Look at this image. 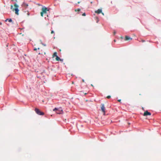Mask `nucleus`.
Segmentation results:
<instances>
[{
	"mask_svg": "<svg viewBox=\"0 0 161 161\" xmlns=\"http://www.w3.org/2000/svg\"><path fill=\"white\" fill-rule=\"evenodd\" d=\"M102 13V14L103 15H104V14H103V13H102H102Z\"/></svg>",
	"mask_w": 161,
	"mask_h": 161,
	"instance_id": "nucleus-36",
	"label": "nucleus"
},
{
	"mask_svg": "<svg viewBox=\"0 0 161 161\" xmlns=\"http://www.w3.org/2000/svg\"><path fill=\"white\" fill-rule=\"evenodd\" d=\"M107 98L108 99H109L111 98V96H108L107 97Z\"/></svg>",
	"mask_w": 161,
	"mask_h": 161,
	"instance_id": "nucleus-20",
	"label": "nucleus"
},
{
	"mask_svg": "<svg viewBox=\"0 0 161 161\" xmlns=\"http://www.w3.org/2000/svg\"><path fill=\"white\" fill-rule=\"evenodd\" d=\"M114 35H115L116 33V32L115 31H114Z\"/></svg>",
	"mask_w": 161,
	"mask_h": 161,
	"instance_id": "nucleus-28",
	"label": "nucleus"
},
{
	"mask_svg": "<svg viewBox=\"0 0 161 161\" xmlns=\"http://www.w3.org/2000/svg\"><path fill=\"white\" fill-rule=\"evenodd\" d=\"M38 5H40V6L41 5L39 3L38 4Z\"/></svg>",
	"mask_w": 161,
	"mask_h": 161,
	"instance_id": "nucleus-35",
	"label": "nucleus"
},
{
	"mask_svg": "<svg viewBox=\"0 0 161 161\" xmlns=\"http://www.w3.org/2000/svg\"><path fill=\"white\" fill-rule=\"evenodd\" d=\"M80 3V1H79L78 2V3Z\"/></svg>",
	"mask_w": 161,
	"mask_h": 161,
	"instance_id": "nucleus-33",
	"label": "nucleus"
},
{
	"mask_svg": "<svg viewBox=\"0 0 161 161\" xmlns=\"http://www.w3.org/2000/svg\"><path fill=\"white\" fill-rule=\"evenodd\" d=\"M82 15L83 16H85L86 15V14L85 13H84Z\"/></svg>",
	"mask_w": 161,
	"mask_h": 161,
	"instance_id": "nucleus-18",
	"label": "nucleus"
},
{
	"mask_svg": "<svg viewBox=\"0 0 161 161\" xmlns=\"http://www.w3.org/2000/svg\"><path fill=\"white\" fill-rule=\"evenodd\" d=\"M56 59L58 61H60L61 62H63V59L61 58L58 56H57L56 58Z\"/></svg>",
	"mask_w": 161,
	"mask_h": 161,
	"instance_id": "nucleus-6",
	"label": "nucleus"
},
{
	"mask_svg": "<svg viewBox=\"0 0 161 161\" xmlns=\"http://www.w3.org/2000/svg\"><path fill=\"white\" fill-rule=\"evenodd\" d=\"M142 42H145V40H142Z\"/></svg>",
	"mask_w": 161,
	"mask_h": 161,
	"instance_id": "nucleus-31",
	"label": "nucleus"
},
{
	"mask_svg": "<svg viewBox=\"0 0 161 161\" xmlns=\"http://www.w3.org/2000/svg\"><path fill=\"white\" fill-rule=\"evenodd\" d=\"M14 0H12V2H14ZM15 1L16 2H17V0H15Z\"/></svg>",
	"mask_w": 161,
	"mask_h": 161,
	"instance_id": "nucleus-30",
	"label": "nucleus"
},
{
	"mask_svg": "<svg viewBox=\"0 0 161 161\" xmlns=\"http://www.w3.org/2000/svg\"><path fill=\"white\" fill-rule=\"evenodd\" d=\"M75 5H77V4L76 3V4H75Z\"/></svg>",
	"mask_w": 161,
	"mask_h": 161,
	"instance_id": "nucleus-42",
	"label": "nucleus"
},
{
	"mask_svg": "<svg viewBox=\"0 0 161 161\" xmlns=\"http://www.w3.org/2000/svg\"><path fill=\"white\" fill-rule=\"evenodd\" d=\"M118 101L119 102H120L121 101V99H119Z\"/></svg>",
	"mask_w": 161,
	"mask_h": 161,
	"instance_id": "nucleus-24",
	"label": "nucleus"
},
{
	"mask_svg": "<svg viewBox=\"0 0 161 161\" xmlns=\"http://www.w3.org/2000/svg\"><path fill=\"white\" fill-rule=\"evenodd\" d=\"M91 86H93V85L92 84H91Z\"/></svg>",
	"mask_w": 161,
	"mask_h": 161,
	"instance_id": "nucleus-39",
	"label": "nucleus"
},
{
	"mask_svg": "<svg viewBox=\"0 0 161 161\" xmlns=\"http://www.w3.org/2000/svg\"><path fill=\"white\" fill-rule=\"evenodd\" d=\"M27 14L28 16H29L30 15V14L28 12L27 13Z\"/></svg>",
	"mask_w": 161,
	"mask_h": 161,
	"instance_id": "nucleus-26",
	"label": "nucleus"
},
{
	"mask_svg": "<svg viewBox=\"0 0 161 161\" xmlns=\"http://www.w3.org/2000/svg\"><path fill=\"white\" fill-rule=\"evenodd\" d=\"M43 8H45L47 11H49L51 9V8H47L46 7H45V6H43Z\"/></svg>",
	"mask_w": 161,
	"mask_h": 161,
	"instance_id": "nucleus-12",
	"label": "nucleus"
},
{
	"mask_svg": "<svg viewBox=\"0 0 161 161\" xmlns=\"http://www.w3.org/2000/svg\"><path fill=\"white\" fill-rule=\"evenodd\" d=\"M45 19L46 20H47V19H48V18H47L46 17H45Z\"/></svg>",
	"mask_w": 161,
	"mask_h": 161,
	"instance_id": "nucleus-29",
	"label": "nucleus"
},
{
	"mask_svg": "<svg viewBox=\"0 0 161 161\" xmlns=\"http://www.w3.org/2000/svg\"><path fill=\"white\" fill-rule=\"evenodd\" d=\"M22 5L23 7L26 8L28 6V4L27 3L24 2L22 4Z\"/></svg>",
	"mask_w": 161,
	"mask_h": 161,
	"instance_id": "nucleus-9",
	"label": "nucleus"
},
{
	"mask_svg": "<svg viewBox=\"0 0 161 161\" xmlns=\"http://www.w3.org/2000/svg\"><path fill=\"white\" fill-rule=\"evenodd\" d=\"M102 9H98L97 10H96L95 11V13H97L98 14H99L102 13Z\"/></svg>",
	"mask_w": 161,
	"mask_h": 161,
	"instance_id": "nucleus-8",
	"label": "nucleus"
},
{
	"mask_svg": "<svg viewBox=\"0 0 161 161\" xmlns=\"http://www.w3.org/2000/svg\"><path fill=\"white\" fill-rule=\"evenodd\" d=\"M42 12L44 13V14H47V11L45 9V8H43V6L42 7Z\"/></svg>",
	"mask_w": 161,
	"mask_h": 161,
	"instance_id": "nucleus-11",
	"label": "nucleus"
},
{
	"mask_svg": "<svg viewBox=\"0 0 161 161\" xmlns=\"http://www.w3.org/2000/svg\"><path fill=\"white\" fill-rule=\"evenodd\" d=\"M151 115V112H148L147 110H146L145 111L143 115L144 116H147Z\"/></svg>",
	"mask_w": 161,
	"mask_h": 161,
	"instance_id": "nucleus-4",
	"label": "nucleus"
},
{
	"mask_svg": "<svg viewBox=\"0 0 161 161\" xmlns=\"http://www.w3.org/2000/svg\"><path fill=\"white\" fill-rule=\"evenodd\" d=\"M114 42H116V40H114Z\"/></svg>",
	"mask_w": 161,
	"mask_h": 161,
	"instance_id": "nucleus-38",
	"label": "nucleus"
},
{
	"mask_svg": "<svg viewBox=\"0 0 161 161\" xmlns=\"http://www.w3.org/2000/svg\"><path fill=\"white\" fill-rule=\"evenodd\" d=\"M14 5L15 7V8H19V5L17 4V3H16V2H15L14 3Z\"/></svg>",
	"mask_w": 161,
	"mask_h": 161,
	"instance_id": "nucleus-15",
	"label": "nucleus"
},
{
	"mask_svg": "<svg viewBox=\"0 0 161 161\" xmlns=\"http://www.w3.org/2000/svg\"><path fill=\"white\" fill-rule=\"evenodd\" d=\"M53 111L55 112L57 114H63L64 113L61 107H55L53 109Z\"/></svg>",
	"mask_w": 161,
	"mask_h": 161,
	"instance_id": "nucleus-1",
	"label": "nucleus"
},
{
	"mask_svg": "<svg viewBox=\"0 0 161 161\" xmlns=\"http://www.w3.org/2000/svg\"><path fill=\"white\" fill-rule=\"evenodd\" d=\"M14 10L15 13L17 15L19 14V8H15L14 9Z\"/></svg>",
	"mask_w": 161,
	"mask_h": 161,
	"instance_id": "nucleus-5",
	"label": "nucleus"
},
{
	"mask_svg": "<svg viewBox=\"0 0 161 161\" xmlns=\"http://www.w3.org/2000/svg\"><path fill=\"white\" fill-rule=\"evenodd\" d=\"M132 39V38L128 36H126L125 38V40H131Z\"/></svg>",
	"mask_w": 161,
	"mask_h": 161,
	"instance_id": "nucleus-10",
	"label": "nucleus"
},
{
	"mask_svg": "<svg viewBox=\"0 0 161 161\" xmlns=\"http://www.w3.org/2000/svg\"><path fill=\"white\" fill-rule=\"evenodd\" d=\"M57 56H58L57 55V53L56 52H55L53 54V57H57Z\"/></svg>",
	"mask_w": 161,
	"mask_h": 161,
	"instance_id": "nucleus-13",
	"label": "nucleus"
},
{
	"mask_svg": "<svg viewBox=\"0 0 161 161\" xmlns=\"http://www.w3.org/2000/svg\"><path fill=\"white\" fill-rule=\"evenodd\" d=\"M36 113L39 115L42 116L44 115V113L41 111L39 109L36 108L35 109Z\"/></svg>",
	"mask_w": 161,
	"mask_h": 161,
	"instance_id": "nucleus-2",
	"label": "nucleus"
},
{
	"mask_svg": "<svg viewBox=\"0 0 161 161\" xmlns=\"http://www.w3.org/2000/svg\"><path fill=\"white\" fill-rule=\"evenodd\" d=\"M7 21H8L9 22H10V23H11L12 24H13L14 23V22L13 21V20L11 18H7V19L5 20V22H6Z\"/></svg>",
	"mask_w": 161,
	"mask_h": 161,
	"instance_id": "nucleus-7",
	"label": "nucleus"
},
{
	"mask_svg": "<svg viewBox=\"0 0 161 161\" xmlns=\"http://www.w3.org/2000/svg\"><path fill=\"white\" fill-rule=\"evenodd\" d=\"M14 5L15 7V8H19V5L17 4V3H16V2H15L14 3Z\"/></svg>",
	"mask_w": 161,
	"mask_h": 161,
	"instance_id": "nucleus-14",
	"label": "nucleus"
},
{
	"mask_svg": "<svg viewBox=\"0 0 161 161\" xmlns=\"http://www.w3.org/2000/svg\"><path fill=\"white\" fill-rule=\"evenodd\" d=\"M38 54H40V53H38Z\"/></svg>",
	"mask_w": 161,
	"mask_h": 161,
	"instance_id": "nucleus-41",
	"label": "nucleus"
},
{
	"mask_svg": "<svg viewBox=\"0 0 161 161\" xmlns=\"http://www.w3.org/2000/svg\"><path fill=\"white\" fill-rule=\"evenodd\" d=\"M51 34L54 33V31L53 30L51 31Z\"/></svg>",
	"mask_w": 161,
	"mask_h": 161,
	"instance_id": "nucleus-21",
	"label": "nucleus"
},
{
	"mask_svg": "<svg viewBox=\"0 0 161 161\" xmlns=\"http://www.w3.org/2000/svg\"><path fill=\"white\" fill-rule=\"evenodd\" d=\"M47 17H48V14H47Z\"/></svg>",
	"mask_w": 161,
	"mask_h": 161,
	"instance_id": "nucleus-37",
	"label": "nucleus"
},
{
	"mask_svg": "<svg viewBox=\"0 0 161 161\" xmlns=\"http://www.w3.org/2000/svg\"><path fill=\"white\" fill-rule=\"evenodd\" d=\"M41 15L42 16H43V14H44V13L42 12H41Z\"/></svg>",
	"mask_w": 161,
	"mask_h": 161,
	"instance_id": "nucleus-17",
	"label": "nucleus"
},
{
	"mask_svg": "<svg viewBox=\"0 0 161 161\" xmlns=\"http://www.w3.org/2000/svg\"><path fill=\"white\" fill-rule=\"evenodd\" d=\"M82 81L83 82H85V80H84V79H82Z\"/></svg>",
	"mask_w": 161,
	"mask_h": 161,
	"instance_id": "nucleus-32",
	"label": "nucleus"
},
{
	"mask_svg": "<svg viewBox=\"0 0 161 161\" xmlns=\"http://www.w3.org/2000/svg\"><path fill=\"white\" fill-rule=\"evenodd\" d=\"M78 11H80V9L79 8H78Z\"/></svg>",
	"mask_w": 161,
	"mask_h": 161,
	"instance_id": "nucleus-27",
	"label": "nucleus"
},
{
	"mask_svg": "<svg viewBox=\"0 0 161 161\" xmlns=\"http://www.w3.org/2000/svg\"><path fill=\"white\" fill-rule=\"evenodd\" d=\"M39 49H40L39 47H38L37 48L36 47H35L34 48L33 50L34 51H36L37 50V49L39 50Z\"/></svg>",
	"mask_w": 161,
	"mask_h": 161,
	"instance_id": "nucleus-16",
	"label": "nucleus"
},
{
	"mask_svg": "<svg viewBox=\"0 0 161 161\" xmlns=\"http://www.w3.org/2000/svg\"><path fill=\"white\" fill-rule=\"evenodd\" d=\"M40 41L41 42V44L42 45V44H43V43L42 42L41 40H40Z\"/></svg>",
	"mask_w": 161,
	"mask_h": 161,
	"instance_id": "nucleus-23",
	"label": "nucleus"
},
{
	"mask_svg": "<svg viewBox=\"0 0 161 161\" xmlns=\"http://www.w3.org/2000/svg\"><path fill=\"white\" fill-rule=\"evenodd\" d=\"M42 45L44 46H46V44H45V43H43V44H42Z\"/></svg>",
	"mask_w": 161,
	"mask_h": 161,
	"instance_id": "nucleus-22",
	"label": "nucleus"
},
{
	"mask_svg": "<svg viewBox=\"0 0 161 161\" xmlns=\"http://www.w3.org/2000/svg\"><path fill=\"white\" fill-rule=\"evenodd\" d=\"M100 107L101 110L103 112V115H105L106 114V109L105 107L104 104L103 103L101 104Z\"/></svg>",
	"mask_w": 161,
	"mask_h": 161,
	"instance_id": "nucleus-3",
	"label": "nucleus"
},
{
	"mask_svg": "<svg viewBox=\"0 0 161 161\" xmlns=\"http://www.w3.org/2000/svg\"><path fill=\"white\" fill-rule=\"evenodd\" d=\"M37 77L38 78H40H40H41V77H40V76H38V75H37Z\"/></svg>",
	"mask_w": 161,
	"mask_h": 161,
	"instance_id": "nucleus-25",
	"label": "nucleus"
},
{
	"mask_svg": "<svg viewBox=\"0 0 161 161\" xmlns=\"http://www.w3.org/2000/svg\"><path fill=\"white\" fill-rule=\"evenodd\" d=\"M10 8L11 9H13V5H11Z\"/></svg>",
	"mask_w": 161,
	"mask_h": 161,
	"instance_id": "nucleus-19",
	"label": "nucleus"
},
{
	"mask_svg": "<svg viewBox=\"0 0 161 161\" xmlns=\"http://www.w3.org/2000/svg\"><path fill=\"white\" fill-rule=\"evenodd\" d=\"M98 21H97V23H98Z\"/></svg>",
	"mask_w": 161,
	"mask_h": 161,
	"instance_id": "nucleus-40",
	"label": "nucleus"
},
{
	"mask_svg": "<svg viewBox=\"0 0 161 161\" xmlns=\"http://www.w3.org/2000/svg\"><path fill=\"white\" fill-rule=\"evenodd\" d=\"M142 109L143 110H144V108L143 107L142 108Z\"/></svg>",
	"mask_w": 161,
	"mask_h": 161,
	"instance_id": "nucleus-34",
	"label": "nucleus"
}]
</instances>
